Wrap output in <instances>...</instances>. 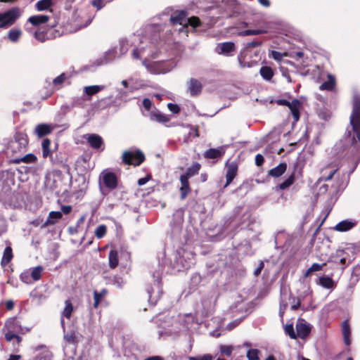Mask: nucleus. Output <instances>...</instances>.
Masks as SVG:
<instances>
[{"label":"nucleus","instance_id":"nucleus-7","mask_svg":"<svg viewBox=\"0 0 360 360\" xmlns=\"http://www.w3.org/2000/svg\"><path fill=\"white\" fill-rule=\"evenodd\" d=\"M160 269L158 271L153 272V276L155 278V281L156 283L154 285L153 287L151 288V289L148 290V293L149 296V302L152 304H155L158 299L160 297V295L162 294V289L160 286V278L162 271L163 269V264H160Z\"/></svg>","mask_w":360,"mask_h":360},{"label":"nucleus","instance_id":"nucleus-3","mask_svg":"<svg viewBox=\"0 0 360 360\" xmlns=\"http://www.w3.org/2000/svg\"><path fill=\"white\" fill-rule=\"evenodd\" d=\"M142 65L149 73L153 75L165 74L172 71L176 67V63L172 60L151 61L144 59L142 61Z\"/></svg>","mask_w":360,"mask_h":360},{"label":"nucleus","instance_id":"nucleus-39","mask_svg":"<svg viewBox=\"0 0 360 360\" xmlns=\"http://www.w3.org/2000/svg\"><path fill=\"white\" fill-rule=\"evenodd\" d=\"M107 290L105 289L102 290L101 292L94 290V307L97 308L99 305L100 302L103 297L106 295Z\"/></svg>","mask_w":360,"mask_h":360},{"label":"nucleus","instance_id":"nucleus-50","mask_svg":"<svg viewBox=\"0 0 360 360\" xmlns=\"http://www.w3.org/2000/svg\"><path fill=\"white\" fill-rule=\"evenodd\" d=\"M131 93L132 92L129 91V89L120 88L117 89V94L116 98L119 100H124L128 97L129 94Z\"/></svg>","mask_w":360,"mask_h":360},{"label":"nucleus","instance_id":"nucleus-25","mask_svg":"<svg viewBox=\"0 0 360 360\" xmlns=\"http://www.w3.org/2000/svg\"><path fill=\"white\" fill-rule=\"evenodd\" d=\"M286 169V163H280L278 166L272 168L269 171V175L274 177H279L285 172Z\"/></svg>","mask_w":360,"mask_h":360},{"label":"nucleus","instance_id":"nucleus-51","mask_svg":"<svg viewBox=\"0 0 360 360\" xmlns=\"http://www.w3.org/2000/svg\"><path fill=\"white\" fill-rule=\"evenodd\" d=\"M106 226L103 224L99 225L95 230V236L97 238H102L106 233Z\"/></svg>","mask_w":360,"mask_h":360},{"label":"nucleus","instance_id":"nucleus-61","mask_svg":"<svg viewBox=\"0 0 360 360\" xmlns=\"http://www.w3.org/2000/svg\"><path fill=\"white\" fill-rule=\"evenodd\" d=\"M264 162V157L260 155V154H257L255 157V164L257 165V166H261Z\"/></svg>","mask_w":360,"mask_h":360},{"label":"nucleus","instance_id":"nucleus-48","mask_svg":"<svg viewBox=\"0 0 360 360\" xmlns=\"http://www.w3.org/2000/svg\"><path fill=\"white\" fill-rule=\"evenodd\" d=\"M260 351L257 349H250L247 352V358L248 360H259Z\"/></svg>","mask_w":360,"mask_h":360},{"label":"nucleus","instance_id":"nucleus-11","mask_svg":"<svg viewBox=\"0 0 360 360\" xmlns=\"http://www.w3.org/2000/svg\"><path fill=\"white\" fill-rule=\"evenodd\" d=\"M101 182L110 190L114 189L117 186V179L116 175L111 172L104 170L100 175V184Z\"/></svg>","mask_w":360,"mask_h":360},{"label":"nucleus","instance_id":"nucleus-10","mask_svg":"<svg viewBox=\"0 0 360 360\" xmlns=\"http://www.w3.org/2000/svg\"><path fill=\"white\" fill-rule=\"evenodd\" d=\"M276 103L280 105H285L289 108L292 115L294 122H297L300 119V109L301 103L297 99H293L291 102L285 99H278Z\"/></svg>","mask_w":360,"mask_h":360},{"label":"nucleus","instance_id":"nucleus-1","mask_svg":"<svg viewBox=\"0 0 360 360\" xmlns=\"http://www.w3.org/2000/svg\"><path fill=\"white\" fill-rule=\"evenodd\" d=\"M159 37L158 34H155L153 39H150L146 36L141 37L139 34L122 39L120 41L117 47L105 52L103 61L101 64L108 63L116 58L126 54L129 47H134L131 55L134 59H140L142 56H150L152 58H156L158 57L156 44Z\"/></svg>","mask_w":360,"mask_h":360},{"label":"nucleus","instance_id":"nucleus-60","mask_svg":"<svg viewBox=\"0 0 360 360\" xmlns=\"http://www.w3.org/2000/svg\"><path fill=\"white\" fill-rule=\"evenodd\" d=\"M283 55L278 51H273L271 52V57L276 60H281L283 58Z\"/></svg>","mask_w":360,"mask_h":360},{"label":"nucleus","instance_id":"nucleus-62","mask_svg":"<svg viewBox=\"0 0 360 360\" xmlns=\"http://www.w3.org/2000/svg\"><path fill=\"white\" fill-rule=\"evenodd\" d=\"M143 105L146 110H149L152 105V102L149 98H144Z\"/></svg>","mask_w":360,"mask_h":360},{"label":"nucleus","instance_id":"nucleus-26","mask_svg":"<svg viewBox=\"0 0 360 360\" xmlns=\"http://www.w3.org/2000/svg\"><path fill=\"white\" fill-rule=\"evenodd\" d=\"M13 250L11 246H8L4 249L3 256L1 260L2 266H6L13 259Z\"/></svg>","mask_w":360,"mask_h":360},{"label":"nucleus","instance_id":"nucleus-44","mask_svg":"<svg viewBox=\"0 0 360 360\" xmlns=\"http://www.w3.org/2000/svg\"><path fill=\"white\" fill-rule=\"evenodd\" d=\"M15 142L18 143L20 148H25L27 144V136L24 134L18 133L15 136Z\"/></svg>","mask_w":360,"mask_h":360},{"label":"nucleus","instance_id":"nucleus-8","mask_svg":"<svg viewBox=\"0 0 360 360\" xmlns=\"http://www.w3.org/2000/svg\"><path fill=\"white\" fill-rule=\"evenodd\" d=\"M18 8H13L6 12L0 13V28H6L15 23L20 17Z\"/></svg>","mask_w":360,"mask_h":360},{"label":"nucleus","instance_id":"nucleus-33","mask_svg":"<svg viewBox=\"0 0 360 360\" xmlns=\"http://www.w3.org/2000/svg\"><path fill=\"white\" fill-rule=\"evenodd\" d=\"M51 141L48 139L43 140L41 143L42 155L44 158L51 156V150L50 149Z\"/></svg>","mask_w":360,"mask_h":360},{"label":"nucleus","instance_id":"nucleus-38","mask_svg":"<svg viewBox=\"0 0 360 360\" xmlns=\"http://www.w3.org/2000/svg\"><path fill=\"white\" fill-rule=\"evenodd\" d=\"M129 82H130V86L129 88V91L131 92H134L135 91L142 88L143 86L142 82L135 78H129Z\"/></svg>","mask_w":360,"mask_h":360},{"label":"nucleus","instance_id":"nucleus-45","mask_svg":"<svg viewBox=\"0 0 360 360\" xmlns=\"http://www.w3.org/2000/svg\"><path fill=\"white\" fill-rule=\"evenodd\" d=\"M5 338L8 342L16 340L18 343L20 342L22 340V338L17 335V333L9 330H7V332L5 333Z\"/></svg>","mask_w":360,"mask_h":360},{"label":"nucleus","instance_id":"nucleus-37","mask_svg":"<svg viewBox=\"0 0 360 360\" xmlns=\"http://www.w3.org/2000/svg\"><path fill=\"white\" fill-rule=\"evenodd\" d=\"M22 35V31L19 29H11L8 33V38L12 42H17Z\"/></svg>","mask_w":360,"mask_h":360},{"label":"nucleus","instance_id":"nucleus-31","mask_svg":"<svg viewBox=\"0 0 360 360\" xmlns=\"http://www.w3.org/2000/svg\"><path fill=\"white\" fill-rule=\"evenodd\" d=\"M37 159V157L34 154L29 153L22 158L13 159V162L15 164H20V162L33 163L36 162Z\"/></svg>","mask_w":360,"mask_h":360},{"label":"nucleus","instance_id":"nucleus-6","mask_svg":"<svg viewBox=\"0 0 360 360\" xmlns=\"http://www.w3.org/2000/svg\"><path fill=\"white\" fill-rule=\"evenodd\" d=\"M170 21L173 25H186L189 24L193 28L200 25V20L198 17H191L188 18L186 13L179 11L170 17Z\"/></svg>","mask_w":360,"mask_h":360},{"label":"nucleus","instance_id":"nucleus-54","mask_svg":"<svg viewBox=\"0 0 360 360\" xmlns=\"http://www.w3.org/2000/svg\"><path fill=\"white\" fill-rule=\"evenodd\" d=\"M219 350L222 354L229 356L232 354L233 348L229 345H221Z\"/></svg>","mask_w":360,"mask_h":360},{"label":"nucleus","instance_id":"nucleus-42","mask_svg":"<svg viewBox=\"0 0 360 360\" xmlns=\"http://www.w3.org/2000/svg\"><path fill=\"white\" fill-rule=\"evenodd\" d=\"M72 311H73V307H72V304L70 300H65V308L63 310L62 315L63 316L66 317L67 319H70L72 315Z\"/></svg>","mask_w":360,"mask_h":360},{"label":"nucleus","instance_id":"nucleus-16","mask_svg":"<svg viewBox=\"0 0 360 360\" xmlns=\"http://www.w3.org/2000/svg\"><path fill=\"white\" fill-rule=\"evenodd\" d=\"M202 84L196 79L192 78L188 82V91L191 96H196L201 92Z\"/></svg>","mask_w":360,"mask_h":360},{"label":"nucleus","instance_id":"nucleus-32","mask_svg":"<svg viewBox=\"0 0 360 360\" xmlns=\"http://www.w3.org/2000/svg\"><path fill=\"white\" fill-rule=\"evenodd\" d=\"M335 85V79L332 75L328 74V80L325 82H323L319 87L321 90H328L331 91L334 89Z\"/></svg>","mask_w":360,"mask_h":360},{"label":"nucleus","instance_id":"nucleus-2","mask_svg":"<svg viewBox=\"0 0 360 360\" xmlns=\"http://www.w3.org/2000/svg\"><path fill=\"white\" fill-rule=\"evenodd\" d=\"M193 263V255L181 249L172 254L169 263L167 264L176 271H184L191 268Z\"/></svg>","mask_w":360,"mask_h":360},{"label":"nucleus","instance_id":"nucleus-40","mask_svg":"<svg viewBox=\"0 0 360 360\" xmlns=\"http://www.w3.org/2000/svg\"><path fill=\"white\" fill-rule=\"evenodd\" d=\"M342 334L346 345L349 344V337L350 335V328L347 321H344L342 323Z\"/></svg>","mask_w":360,"mask_h":360},{"label":"nucleus","instance_id":"nucleus-35","mask_svg":"<svg viewBox=\"0 0 360 360\" xmlns=\"http://www.w3.org/2000/svg\"><path fill=\"white\" fill-rule=\"evenodd\" d=\"M52 5V0H40L36 4V8L38 11H42L49 10Z\"/></svg>","mask_w":360,"mask_h":360},{"label":"nucleus","instance_id":"nucleus-34","mask_svg":"<svg viewBox=\"0 0 360 360\" xmlns=\"http://www.w3.org/2000/svg\"><path fill=\"white\" fill-rule=\"evenodd\" d=\"M259 73L262 78L265 80L269 81L273 75L274 72L270 67L263 66L260 68Z\"/></svg>","mask_w":360,"mask_h":360},{"label":"nucleus","instance_id":"nucleus-14","mask_svg":"<svg viewBox=\"0 0 360 360\" xmlns=\"http://www.w3.org/2000/svg\"><path fill=\"white\" fill-rule=\"evenodd\" d=\"M338 169V168L337 167L336 165L333 163L326 165L321 169V176L320 177V179L321 181L330 180Z\"/></svg>","mask_w":360,"mask_h":360},{"label":"nucleus","instance_id":"nucleus-15","mask_svg":"<svg viewBox=\"0 0 360 360\" xmlns=\"http://www.w3.org/2000/svg\"><path fill=\"white\" fill-rule=\"evenodd\" d=\"M226 184L224 185V187H226L232 182L233 179L236 177V176L237 174V171H238V165L234 162H227L226 164Z\"/></svg>","mask_w":360,"mask_h":360},{"label":"nucleus","instance_id":"nucleus-13","mask_svg":"<svg viewBox=\"0 0 360 360\" xmlns=\"http://www.w3.org/2000/svg\"><path fill=\"white\" fill-rule=\"evenodd\" d=\"M89 145L94 149L103 150V141L101 136L96 134H89L84 136Z\"/></svg>","mask_w":360,"mask_h":360},{"label":"nucleus","instance_id":"nucleus-9","mask_svg":"<svg viewBox=\"0 0 360 360\" xmlns=\"http://www.w3.org/2000/svg\"><path fill=\"white\" fill-rule=\"evenodd\" d=\"M287 298L292 299V305L291 309L292 310H297L300 306V301L295 298L291 297L290 295H288L287 292H284L283 290L281 292V302H280V309H279V315L281 318H283V314L285 313V309L288 307Z\"/></svg>","mask_w":360,"mask_h":360},{"label":"nucleus","instance_id":"nucleus-21","mask_svg":"<svg viewBox=\"0 0 360 360\" xmlns=\"http://www.w3.org/2000/svg\"><path fill=\"white\" fill-rule=\"evenodd\" d=\"M317 283L326 289H333L336 285L335 282L328 276L320 277Z\"/></svg>","mask_w":360,"mask_h":360},{"label":"nucleus","instance_id":"nucleus-47","mask_svg":"<svg viewBox=\"0 0 360 360\" xmlns=\"http://www.w3.org/2000/svg\"><path fill=\"white\" fill-rule=\"evenodd\" d=\"M266 31L263 30H246L239 32L240 36H248V35H257L265 33Z\"/></svg>","mask_w":360,"mask_h":360},{"label":"nucleus","instance_id":"nucleus-59","mask_svg":"<svg viewBox=\"0 0 360 360\" xmlns=\"http://www.w3.org/2000/svg\"><path fill=\"white\" fill-rule=\"evenodd\" d=\"M167 106L169 110L173 113H178L180 110L179 107L176 104L169 103Z\"/></svg>","mask_w":360,"mask_h":360},{"label":"nucleus","instance_id":"nucleus-17","mask_svg":"<svg viewBox=\"0 0 360 360\" xmlns=\"http://www.w3.org/2000/svg\"><path fill=\"white\" fill-rule=\"evenodd\" d=\"M225 153V149L223 146L217 148H210L205 151V158L208 159H215L221 158Z\"/></svg>","mask_w":360,"mask_h":360},{"label":"nucleus","instance_id":"nucleus-53","mask_svg":"<svg viewBox=\"0 0 360 360\" xmlns=\"http://www.w3.org/2000/svg\"><path fill=\"white\" fill-rule=\"evenodd\" d=\"M285 332L291 339H296L297 335L295 333L294 328L292 324H288L285 326Z\"/></svg>","mask_w":360,"mask_h":360},{"label":"nucleus","instance_id":"nucleus-27","mask_svg":"<svg viewBox=\"0 0 360 360\" xmlns=\"http://www.w3.org/2000/svg\"><path fill=\"white\" fill-rule=\"evenodd\" d=\"M49 20V16L46 15H37L29 18L28 22L32 25L37 26L46 22Z\"/></svg>","mask_w":360,"mask_h":360},{"label":"nucleus","instance_id":"nucleus-20","mask_svg":"<svg viewBox=\"0 0 360 360\" xmlns=\"http://www.w3.org/2000/svg\"><path fill=\"white\" fill-rule=\"evenodd\" d=\"M105 89V86L104 85L86 86L83 88V93L88 96H92Z\"/></svg>","mask_w":360,"mask_h":360},{"label":"nucleus","instance_id":"nucleus-55","mask_svg":"<svg viewBox=\"0 0 360 360\" xmlns=\"http://www.w3.org/2000/svg\"><path fill=\"white\" fill-rule=\"evenodd\" d=\"M188 360H213V356L210 354H206L202 356H188Z\"/></svg>","mask_w":360,"mask_h":360},{"label":"nucleus","instance_id":"nucleus-43","mask_svg":"<svg viewBox=\"0 0 360 360\" xmlns=\"http://www.w3.org/2000/svg\"><path fill=\"white\" fill-rule=\"evenodd\" d=\"M325 264H318V263H314L304 273V277H308L309 275H311L313 272L315 271H319L322 270L323 267L324 266Z\"/></svg>","mask_w":360,"mask_h":360},{"label":"nucleus","instance_id":"nucleus-52","mask_svg":"<svg viewBox=\"0 0 360 360\" xmlns=\"http://www.w3.org/2000/svg\"><path fill=\"white\" fill-rule=\"evenodd\" d=\"M214 303V301L212 297L208 298L207 300H204L202 302L203 308L207 311H208L210 309H211L212 308Z\"/></svg>","mask_w":360,"mask_h":360},{"label":"nucleus","instance_id":"nucleus-64","mask_svg":"<svg viewBox=\"0 0 360 360\" xmlns=\"http://www.w3.org/2000/svg\"><path fill=\"white\" fill-rule=\"evenodd\" d=\"M62 213L65 214H69L72 211V206L70 205H63L61 207Z\"/></svg>","mask_w":360,"mask_h":360},{"label":"nucleus","instance_id":"nucleus-28","mask_svg":"<svg viewBox=\"0 0 360 360\" xmlns=\"http://www.w3.org/2000/svg\"><path fill=\"white\" fill-rule=\"evenodd\" d=\"M150 118L152 121L162 124H166L169 120L167 116L165 115L160 112H152L150 115Z\"/></svg>","mask_w":360,"mask_h":360},{"label":"nucleus","instance_id":"nucleus-57","mask_svg":"<svg viewBox=\"0 0 360 360\" xmlns=\"http://www.w3.org/2000/svg\"><path fill=\"white\" fill-rule=\"evenodd\" d=\"M91 5L99 11L105 6V4L104 0H92Z\"/></svg>","mask_w":360,"mask_h":360},{"label":"nucleus","instance_id":"nucleus-58","mask_svg":"<svg viewBox=\"0 0 360 360\" xmlns=\"http://www.w3.org/2000/svg\"><path fill=\"white\" fill-rule=\"evenodd\" d=\"M238 59L239 65H240V66L242 68H246V67L250 68V67L252 66V64L250 63L245 62L244 60V59L242 57V54L241 53L238 56Z\"/></svg>","mask_w":360,"mask_h":360},{"label":"nucleus","instance_id":"nucleus-29","mask_svg":"<svg viewBox=\"0 0 360 360\" xmlns=\"http://www.w3.org/2000/svg\"><path fill=\"white\" fill-rule=\"evenodd\" d=\"M63 214L59 211H51L49 214V217L45 221L46 225L54 224L58 220L60 219Z\"/></svg>","mask_w":360,"mask_h":360},{"label":"nucleus","instance_id":"nucleus-4","mask_svg":"<svg viewBox=\"0 0 360 360\" xmlns=\"http://www.w3.org/2000/svg\"><path fill=\"white\" fill-rule=\"evenodd\" d=\"M350 124L356 134L357 141H360V96L356 95L353 100V111L350 117Z\"/></svg>","mask_w":360,"mask_h":360},{"label":"nucleus","instance_id":"nucleus-19","mask_svg":"<svg viewBox=\"0 0 360 360\" xmlns=\"http://www.w3.org/2000/svg\"><path fill=\"white\" fill-rule=\"evenodd\" d=\"M53 130V127L47 124H40L36 126L34 133L39 136L42 137L50 134Z\"/></svg>","mask_w":360,"mask_h":360},{"label":"nucleus","instance_id":"nucleus-22","mask_svg":"<svg viewBox=\"0 0 360 360\" xmlns=\"http://www.w3.org/2000/svg\"><path fill=\"white\" fill-rule=\"evenodd\" d=\"M5 328L6 330H9L17 333L21 332L22 330V326L15 318L8 319L6 322Z\"/></svg>","mask_w":360,"mask_h":360},{"label":"nucleus","instance_id":"nucleus-56","mask_svg":"<svg viewBox=\"0 0 360 360\" xmlns=\"http://www.w3.org/2000/svg\"><path fill=\"white\" fill-rule=\"evenodd\" d=\"M67 79V76L65 73H62L59 76L56 77L53 80V83L55 86L61 84Z\"/></svg>","mask_w":360,"mask_h":360},{"label":"nucleus","instance_id":"nucleus-12","mask_svg":"<svg viewBox=\"0 0 360 360\" xmlns=\"http://www.w3.org/2000/svg\"><path fill=\"white\" fill-rule=\"evenodd\" d=\"M236 51V45L233 42L227 41L219 43L216 47V51L220 55L226 56H231V53Z\"/></svg>","mask_w":360,"mask_h":360},{"label":"nucleus","instance_id":"nucleus-30","mask_svg":"<svg viewBox=\"0 0 360 360\" xmlns=\"http://www.w3.org/2000/svg\"><path fill=\"white\" fill-rule=\"evenodd\" d=\"M109 266L111 269H115L119 263L118 252L116 250L112 249L108 255Z\"/></svg>","mask_w":360,"mask_h":360},{"label":"nucleus","instance_id":"nucleus-23","mask_svg":"<svg viewBox=\"0 0 360 360\" xmlns=\"http://www.w3.org/2000/svg\"><path fill=\"white\" fill-rule=\"evenodd\" d=\"M355 224L356 223L352 221L344 220L335 225V230L341 232L347 231L352 229L355 226Z\"/></svg>","mask_w":360,"mask_h":360},{"label":"nucleus","instance_id":"nucleus-36","mask_svg":"<svg viewBox=\"0 0 360 360\" xmlns=\"http://www.w3.org/2000/svg\"><path fill=\"white\" fill-rule=\"evenodd\" d=\"M200 169V165L198 162L194 163L191 167L186 169V172L184 176H186L187 178L192 177L196 175Z\"/></svg>","mask_w":360,"mask_h":360},{"label":"nucleus","instance_id":"nucleus-5","mask_svg":"<svg viewBox=\"0 0 360 360\" xmlns=\"http://www.w3.org/2000/svg\"><path fill=\"white\" fill-rule=\"evenodd\" d=\"M144 160L145 155L139 149L125 150L122 154V162L126 165L139 166Z\"/></svg>","mask_w":360,"mask_h":360},{"label":"nucleus","instance_id":"nucleus-49","mask_svg":"<svg viewBox=\"0 0 360 360\" xmlns=\"http://www.w3.org/2000/svg\"><path fill=\"white\" fill-rule=\"evenodd\" d=\"M20 279L22 282H23L26 284H31L34 282V281L32 280V278L31 277L30 273L27 271H23L20 274Z\"/></svg>","mask_w":360,"mask_h":360},{"label":"nucleus","instance_id":"nucleus-24","mask_svg":"<svg viewBox=\"0 0 360 360\" xmlns=\"http://www.w3.org/2000/svg\"><path fill=\"white\" fill-rule=\"evenodd\" d=\"M297 333L300 338H305L310 333V327L308 324L300 323L296 325Z\"/></svg>","mask_w":360,"mask_h":360},{"label":"nucleus","instance_id":"nucleus-63","mask_svg":"<svg viewBox=\"0 0 360 360\" xmlns=\"http://www.w3.org/2000/svg\"><path fill=\"white\" fill-rule=\"evenodd\" d=\"M92 19H93V18L89 17V18L86 20V21H85V22H84V24L80 23V22H79V21H78V22H77V25H78L80 28H82V27H85L88 26V25L91 22Z\"/></svg>","mask_w":360,"mask_h":360},{"label":"nucleus","instance_id":"nucleus-46","mask_svg":"<svg viewBox=\"0 0 360 360\" xmlns=\"http://www.w3.org/2000/svg\"><path fill=\"white\" fill-rule=\"evenodd\" d=\"M295 181L294 174H292L286 180L278 185V188L281 190H285L290 187Z\"/></svg>","mask_w":360,"mask_h":360},{"label":"nucleus","instance_id":"nucleus-18","mask_svg":"<svg viewBox=\"0 0 360 360\" xmlns=\"http://www.w3.org/2000/svg\"><path fill=\"white\" fill-rule=\"evenodd\" d=\"M188 179L186 176L181 175L180 176V182H181V186H180V191H181V198L184 199L187 194L190 192V186H189V182Z\"/></svg>","mask_w":360,"mask_h":360},{"label":"nucleus","instance_id":"nucleus-41","mask_svg":"<svg viewBox=\"0 0 360 360\" xmlns=\"http://www.w3.org/2000/svg\"><path fill=\"white\" fill-rule=\"evenodd\" d=\"M44 269L41 266H37L34 267L31 272V277L34 281H37L41 278V274Z\"/></svg>","mask_w":360,"mask_h":360}]
</instances>
